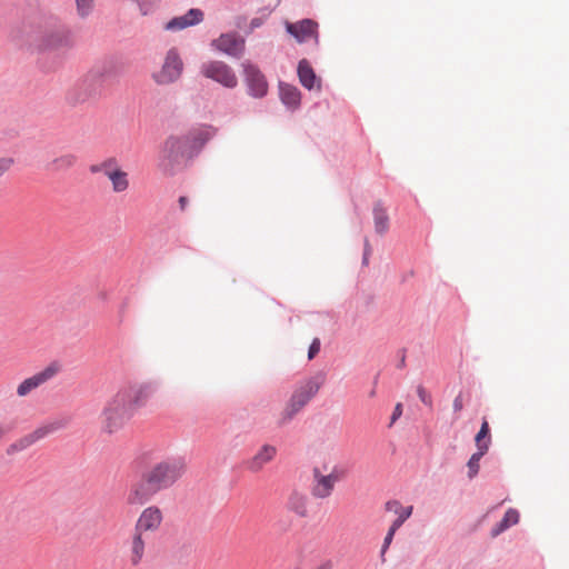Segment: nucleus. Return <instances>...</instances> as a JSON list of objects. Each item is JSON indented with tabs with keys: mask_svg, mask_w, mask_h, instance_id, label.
I'll use <instances>...</instances> for the list:
<instances>
[{
	"mask_svg": "<svg viewBox=\"0 0 569 569\" xmlns=\"http://www.w3.org/2000/svg\"><path fill=\"white\" fill-rule=\"evenodd\" d=\"M217 50L234 58H239L244 51V39L234 32L223 33L212 41Z\"/></svg>",
	"mask_w": 569,
	"mask_h": 569,
	"instance_id": "obj_14",
	"label": "nucleus"
},
{
	"mask_svg": "<svg viewBox=\"0 0 569 569\" xmlns=\"http://www.w3.org/2000/svg\"><path fill=\"white\" fill-rule=\"evenodd\" d=\"M152 9V3L140 4V10L142 14H148Z\"/></svg>",
	"mask_w": 569,
	"mask_h": 569,
	"instance_id": "obj_39",
	"label": "nucleus"
},
{
	"mask_svg": "<svg viewBox=\"0 0 569 569\" xmlns=\"http://www.w3.org/2000/svg\"><path fill=\"white\" fill-rule=\"evenodd\" d=\"M179 206L181 210H184L188 206V198L187 197H180L179 198Z\"/></svg>",
	"mask_w": 569,
	"mask_h": 569,
	"instance_id": "obj_40",
	"label": "nucleus"
},
{
	"mask_svg": "<svg viewBox=\"0 0 569 569\" xmlns=\"http://www.w3.org/2000/svg\"><path fill=\"white\" fill-rule=\"evenodd\" d=\"M286 507L290 512L305 518L308 516V497L301 491L292 490L287 498Z\"/></svg>",
	"mask_w": 569,
	"mask_h": 569,
	"instance_id": "obj_20",
	"label": "nucleus"
},
{
	"mask_svg": "<svg viewBox=\"0 0 569 569\" xmlns=\"http://www.w3.org/2000/svg\"><path fill=\"white\" fill-rule=\"evenodd\" d=\"M14 425L10 421L0 420V440L10 431H12Z\"/></svg>",
	"mask_w": 569,
	"mask_h": 569,
	"instance_id": "obj_34",
	"label": "nucleus"
},
{
	"mask_svg": "<svg viewBox=\"0 0 569 569\" xmlns=\"http://www.w3.org/2000/svg\"><path fill=\"white\" fill-rule=\"evenodd\" d=\"M183 69L182 60L176 49L168 51L161 70L153 74L157 83L166 84L176 81Z\"/></svg>",
	"mask_w": 569,
	"mask_h": 569,
	"instance_id": "obj_12",
	"label": "nucleus"
},
{
	"mask_svg": "<svg viewBox=\"0 0 569 569\" xmlns=\"http://www.w3.org/2000/svg\"><path fill=\"white\" fill-rule=\"evenodd\" d=\"M201 73L226 88H234L238 84V78L230 66L223 61H208L201 66Z\"/></svg>",
	"mask_w": 569,
	"mask_h": 569,
	"instance_id": "obj_9",
	"label": "nucleus"
},
{
	"mask_svg": "<svg viewBox=\"0 0 569 569\" xmlns=\"http://www.w3.org/2000/svg\"><path fill=\"white\" fill-rule=\"evenodd\" d=\"M327 471V466H323L322 469L320 467H315L312 470L313 485L311 493L318 499L328 498L332 493L336 483L345 477V471L338 467H333L328 473H326Z\"/></svg>",
	"mask_w": 569,
	"mask_h": 569,
	"instance_id": "obj_6",
	"label": "nucleus"
},
{
	"mask_svg": "<svg viewBox=\"0 0 569 569\" xmlns=\"http://www.w3.org/2000/svg\"><path fill=\"white\" fill-rule=\"evenodd\" d=\"M417 393H418V397L419 399L427 406L431 407L432 406V399H431V396L427 392V390L422 387V386H419L417 388Z\"/></svg>",
	"mask_w": 569,
	"mask_h": 569,
	"instance_id": "obj_32",
	"label": "nucleus"
},
{
	"mask_svg": "<svg viewBox=\"0 0 569 569\" xmlns=\"http://www.w3.org/2000/svg\"><path fill=\"white\" fill-rule=\"evenodd\" d=\"M375 396H376V390H375V389H372V390L370 391V397H375Z\"/></svg>",
	"mask_w": 569,
	"mask_h": 569,
	"instance_id": "obj_43",
	"label": "nucleus"
},
{
	"mask_svg": "<svg viewBox=\"0 0 569 569\" xmlns=\"http://www.w3.org/2000/svg\"><path fill=\"white\" fill-rule=\"evenodd\" d=\"M90 171L106 176L112 184V190L117 193L124 192L129 188L128 172L120 167L114 158H109L99 164L92 166Z\"/></svg>",
	"mask_w": 569,
	"mask_h": 569,
	"instance_id": "obj_7",
	"label": "nucleus"
},
{
	"mask_svg": "<svg viewBox=\"0 0 569 569\" xmlns=\"http://www.w3.org/2000/svg\"><path fill=\"white\" fill-rule=\"evenodd\" d=\"M463 397H462V393L460 392L455 399H453V402H452V409L456 413L460 412L462 409H463Z\"/></svg>",
	"mask_w": 569,
	"mask_h": 569,
	"instance_id": "obj_35",
	"label": "nucleus"
},
{
	"mask_svg": "<svg viewBox=\"0 0 569 569\" xmlns=\"http://www.w3.org/2000/svg\"><path fill=\"white\" fill-rule=\"evenodd\" d=\"M385 508L387 511L393 512L397 519L392 523H399V528L412 515L413 507H403L398 500H389L386 502Z\"/></svg>",
	"mask_w": 569,
	"mask_h": 569,
	"instance_id": "obj_23",
	"label": "nucleus"
},
{
	"mask_svg": "<svg viewBox=\"0 0 569 569\" xmlns=\"http://www.w3.org/2000/svg\"><path fill=\"white\" fill-rule=\"evenodd\" d=\"M163 515L159 507L157 506H150L143 509V511L140 513L134 530L146 533L148 531H157L162 523Z\"/></svg>",
	"mask_w": 569,
	"mask_h": 569,
	"instance_id": "obj_15",
	"label": "nucleus"
},
{
	"mask_svg": "<svg viewBox=\"0 0 569 569\" xmlns=\"http://www.w3.org/2000/svg\"><path fill=\"white\" fill-rule=\"evenodd\" d=\"M186 463L181 458H168L144 471L158 491L173 486L184 473Z\"/></svg>",
	"mask_w": 569,
	"mask_h": 569,
	"instance_id": "obj_4",
	"label": "nucleus"
},
{
	"mask_svg": "<svg viewBox=\"0 0 569 569\" xmlns=\"http://www.w3.org/2000/svg\"><path fill=\"white\" fill-rule=\"evenodd\" d=\"M373 221L376 232L383 234L389 229V217L380 201L373 207Z\"/></svg>",
	"mask_w": 569,
	"mask_h": 569,
	"instance_id": "obj_25",
	"label": "nucleus"
},
{
	"mask_svg": "<svg viewBox=\"0 0 569 569\" xmlns=\"http://www.w3.org/2000/svg\"><path fill=\"white\" fill-rule=\"evenodd\" d=\"M212 137V130L210 127H200L191 130L187 136H183L187 140L188 148H200Z\"/></svg>",
	"mask_w": 569,
	"mask_h": 569,
	"instance_id": "obj_22",
	"label": "nucleus"
},
{
	"mask_svg": "<svg viewBox=\"0 0 569 569\" xmlns=\"http://www.w3.org/2000/svg\"><path fill=\"white\" fill-rule=\"evenodd\" d=\"M280 97L282 102L289 107H297L300 103V92L293 86L281 83Z\"/></svg>",
	"mask_w": 569,
	"mask_h": 569,
	"instance_id": "obj_27",
	"label": "nucleus"
},
{
	"mask_svg": "<svg viewBox=\"0 0 569 569\" xmlns=\"http://www.w3.org/2000/svg\"><path fill=\"white\" fill-rule=\"evenodd\" d=\"M333 565L331 560H326L319 566H317L315 569H332Z\"/></svg>",
	"mask_w": 569,
	"mask_h": 569,
	"instance_id": "obj_38",
	"label": "nucleus"
},
{
	"mask_svg": "<svg viewBox=\"0 0 569 569\" xmlns=\"http://www.w3.org/2000/svg\"><path fill=\"white\" fill-rule=\"evenodd\" d=\"M152 392V387L146 383L120 388L102 408L99 418L102 432L112 435L121 430L134 411L146 406Z\"/></svg>",
	"mask_w": 569,
	"mask_h": 569,
	"instance_id": "obj_1",
	"label": "nucleus"
},
{
	"mask_svg": "<svg viewBox=\"0 0 569 569\" xmlns=\"http://www.w3.org/2000/svg\"><path fill=\"white\" fill-rule=\"evenodd\" d=\"M242 69L249 94L254 98L264 97L268 92V82L264 74L249 61L242 63Z\"/></svg>",
	"mask_w": 569,
	"mask_h": 569,
	"instance_id": "obj_11",
	"label": "nucleus"
},
{
	"mask_svg": "<svg viewBox=\"0 0 569 569\" xmlns=\"http://www.w3.org/2000/svg\"><path fill=\"white\" fill-rule=\"evenodd\" d=\"M91 77H93V74H91V73L87 74L86 78L83 79V83L88 82Z\"/></svg>",
	"mask_w": 569,
	"mask_h": 569,
	"instance_id": "obj_41",
	"label": "nucleus"
},
{
	"mask_svg": "<svg viewBox=\"0 0 569 569\" xmlns=\"http://www.w3.org/2000/svg\"><path fill=\"white\" fill-rule=\"evenodd\" d=\"M57 373V369L52 367H48L44 370L37 372L32 377L24 379L17 387V395L19 397H27L33 390L38 389L40 386L49 381Z\"/></svg>",
	"mask_w": 569,
	"mask_h": 569,
	"instance_id": "obj_16",
	"label": "nucleus"
},
{
	"mask_svg": "<svg viewBox=\"0 0 569 569\" xmlns=\"http://www.w3.org/2000/svg\"><path fill=\"white\" fill-rule=\"evenodd\" d=\"M187 140L182 137H169L162 144L159 168L166 174H173L181 164L187 150Z\"/></svg>",
	"mask_w": 569,
	"mask_h": 569,
	"instance_id": "obj_5",
	"label": "nucleus"
},
{
	"mask_svg": "<svg viewBox=\"0 0 569 569\" xmlns=\"http://www.w3.org/2000/svg\"><path fill=\"white\" fill-rule=\"evenodd\" d=\"M276 455L277 448L266 443L251 458L246 460L244 467L253 473L259 472L274 459Z\"/></svg>",
	"mask_w": 569,
	"mask_h": 569,
	"instance_id": "obj_17",
	"label": "nucleus"
},
{
	"mask_svg": "<svg viewBox=\"0 0 569 569\" xmlns=\"http://www.w3.org/2000/svg\"><path fill=\"white\" fill-rule=\"evenodd\" d=\"M475 442L477 446V450L486 451V452L489 450L491 438H490L489 423L486 418H483L480 430L478 431V433L475 437Z\"/></svg>",
	"mask_w": 569,
	"mask_h": 569,
	"instance_id": "obj_28",
	"label": "nucleus"
},
{
	"mask_svg": "<svg viewBox=\"0 0 569 569\" xmlns=\"http://www.w3.org/2000/svg\"><path fill=\"white\" fill-rule=\"evenodd\" d=\"M158 492L156 486L143 472L138 480L130 485L126 501L129 506L140 507L150 501Z\"/></svg>",
	"mask_w": 569,
	"mask_h": 569,
	"instance_id": "obj_10",
	"label": "nucleus"
},
{
	"mask_svg": "<svg viewBox=\"0 0 569 569\" xmlns=\"http://www.w3.org/2000/svg\"><path fill=\"white\" fill-rule=\"evenodd\" d=\"M519 512L515 509H508L501 521L492 529L491 536L497 537L510 526L518 523Z\"/></svg>",
	"mask_w": 569,
	"mask_h": 569,
	"instance_id": "obj_26",
	"label": "nucleus"
},
{
	"mask_svg": "<svg viewBox=\"0 0 569 569\" xmlns=\"http://www.w3.org/2000/svg\"><path fill=\"white\" fill-rule=\"evenodd\" d=\"M146 551L147 540L144 533L134 530L129 551L130 563L132 566L140 565L146 556Z\"/></svg>",
	"mask_w": 569,
	"mask_h": 569,
	"instance_id": "obj_19",
	"label": "nucleus"
},
{
	"mask_svg": "<svg viewBox=\"0 0 569 569\" xmlns=\"http://www.w3.org/2000/svg\"><path fill=\"white\" fill-rule=\"evenodd\" d=\"M26 44L36 51H57L72 47L70 30L53 20H41L24 30Z\"/></svg>",
	"mask_w": 569,
	"mask_h": 569,
	"instance_id": "obj_2",
	"label": "nucleus"
},
{
	"mask_svg": "<svg viewBox=\"0 0 569 569\" xmlns=\"http://www.w3.org/2000/svg\"><path fill=\"white\" fill-rule=\"evenodd\" d=\"M399 529V523H392L387 532V536L385 537V540H383V546H382V550H381V553L383 555L386 552V550L389 548L392 539H393V536L396 533V531Z\"/></svg>",
	"mask_w": 569,
	"mask_h": 569,
	"instance_id": "obj_31",
	"label": "nucleus"
},
{
	"mask_svg": "<svg viewBox=\"0 0 569 569\" xmlns=\"http://www.w3.org/2000/svg\"><path fill=\"white\" fill-rule=\"evenodd\" d=\"M323 383V378L312 377L301 381L295 389L290 400L280 415V423H287L318 393Z\"/></svg>",
	"mask_w": 569,
	"mask_h": 569,
	"instance_id": "obj_3",
	"label": "nucleus"
},
{
	"mask_svg": "<svg viewBox=\"0 0 569 569\" xmlns=\"http://www.w3.org/2000/svg\"><path fill=\"white\" fill-rule=\"evenodd\" d=\"M320 351V340L318 338H315L309 347L308 350V359H313L318 352Z\"/></svg>",
	"mask_w": 569,
	"mask_h": 569,
	"instance_id": "obj_33",
	"label": "nucleus"
},
{
	"mask_svg": "<svg viewBox=\"0 0 569 569\" xmlns=\"http://www.w3.org/2000/svg\"><path fill=\"white\" fill-rule=\"evenodd\" d=\"M287 31L300 43L313 41L319 43L318 23L311 19H303L293 23L286 24Z\"/></svg>",
	"mask_w": 569,
	"mask_h": 569,
	"instance_id": "obj_13",
	"label": "nucleus"
},
{
	"mask_svg": "<svg viewBox=\"0 0 569 569\" xmlns=\"http://www.w3.org/2000/svg\"><path fill=\"white\" fill-rule=\"evenodd\" d=\"M402 415V405L399 402L395 406V409H393V412H392V416H391V421H390V426L393 425Z\"/></svg>",
	"mask_w": 569,
	"mask_h": 569,
	"instance_id": "obj_37",
	"label": "nucleus"
},
{
	"mask_svg": "<svg viewBox=\"0 0 569 569\" xmlns=\"http://www.w3.org/2000/svg\"><path fill=\"white\" fill-rule=\"evenodd\" d=\"M76 162H77V156L68 152V153L60 154V156L56 157L54 159H52L48 163V169L51 171H54V172H61V171H66V170H69L70 168H72L76 164Z\"/></svg>",
	"mask_w": 569,
	"mask_h": 569,
	"instance_id": "obj_24",
	"label": "nucleus"
},
{
	"mask_svg": "<svg viewBox=\"0 0 569 569\" xmlns=\"http://www.w3.org/2000/svg\"><path fill=\"white\" fill-rule=\"evenodd\" d=\"M252 26H254V27L259 26V22L257 19L252 20Z\"/></svg>",
	"mask_w": 569,
	"mask_h": 569,
	"instance_id": "obj_42",
	"label": "nucleus"
},
{
	"mask_svg": "<svg viewBox=\"0 0 569 569\" xmlns=\"http://www.w3.org/2000/svg\"><path fill=\"white\" fill-rule=\"evenodd\" d=\"M63 427H64V423L60 420L46 422V423L39 426L38 428H36L30 433L21 437L20 439H18L13 443H11L8 449V452L14 453V452L26 450L27 448L31 447L36 442L42 440L47 436L56 432L57 430H59Z\"/></svg>",
	"mask_w": 569,
	"mask_h": 569,
	"instance_id": "obj_8",
	"label": "nucleus"
},
{
	"mask_svg": "<svg viewBox=\"0 0 569 569\" xmlns=\"http://www.w3.org/2000/svg\"><path fill=\"white\" fill-rule=\"evenodd\" d=\"M202 20L203 12L200 9H190L186 14L171 19L164 28L170 31H179L196 26Z\"/></svg>",
	"mask_w": 569,
	"mask_h": 569,
	"instance_id": "obj_18",
	"label": "nucleus"
},
{
	"mask_svg": "<svg viewBox=\"0 0 569 569\" xmlns=\"http://www.w3.org/2000/svg\"><path fill=\"white\" fill-rule=\"evenodd\" d=\"M487 452L486 451H480V450H477V452H475L468 463H467V467H468V477L470 479H472L473 477L477 476L478 471H479V462L481 460V458L486 455Z\"/></svg>",
	"mask_w": 569,
	"mask_h": 569,
	"instance_id": "obj_29",
	"label": "nucleus"
},
{
	"mask_svg": "<svg viewBox=\"0 0 569 569\" xmlns=\"http://www.w3.org/2000/svg\"><path fill=\"white\" fill-rule=\"evenodd\" d=\"M77 13L81 18L88 17L93 9V0H74Z\"/></svg>",
	"mask_w": 569,
	"mask_h": 569,
	"instance_id": "obj_30",
	"label": "nucleus"
},
{
	"mask_svg": "<svg viewBox=\"0 0 569 569\" xmlns=\"http://www.w3.org/2000/svg\"><path fill=\"white\" fill-rule=\"evenodd\" d=\"M298 76L301 84L311 90L320 89V80L317 79L316 73L307 60H301L298 66Z\"/></svg>",
	"mask_w": 569,
	"mask_h": 569,
	"instance_id": "obj_21",
	"label": "nucleus"
},
{
	"mask_svg": "<svg viewBox=\"0 0 569 569\" xmlns=\"http://www.w3.org/2000/svg\"><path fill=\"white\" fill-rule=\"evenodd\" d=\"M12 162L13 161L8 158L0 159V177L10 169Z\"/></svg>",
	"mask_w": 569,
	"mask_h": 569,
	"instance_id": "obj_36",
	"label": "nucleus"
}]
</instances>
